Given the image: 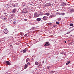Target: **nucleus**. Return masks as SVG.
<instances>
[{
  "label": "nucleus",
  "mask_w": 74,
  "mask_h": 74,
  "mask_svg": "<svg viewBox=\"0 0 74 74\" xmlns=\"http://www.w3.org/2000/svg\"><path fill=\"white\" fill-rule=\"evenodd\" d=\"M3 32L4 33H5V34H7V33H8V31L7 30V28H5L4 29Z\"/></svg>",
  "instance_id": "obj_1"
},
{
  "label": "nucleus",
  "mask_w": 74,
  "mask_h": 74,
  "mask_svg": "<svg viewBox=\"0 0 74 74\" xmlns=\"http://www.w3.org/2000/svg\"><path fill=\"white\" fill-rule=\"evenodd\" d=\"M71 12H74V7L71 6Z\"/></svg>",
  "instance_id": "obj_2"
},
{
  "label": "nucleus",
  "mask_w": 74,
  "mask_h": 74,
  "mask_svg": "<svg viewBox=\"0 0 74 74\" xmlns=\"http://www.w3.org/2000/svg\"><path fill=\"white\" fill-rule=\"evenodd\" d=\"M47 19H48V17L47 16H44L42 18L43 20L44 21H47Z\"/></svg>",
  "instance_id": "obj_3"
},
{
  "label": "nucleus",
  "mask_w": 74,
  "mask_h": 74,
  "mask_svg": "<svg viewBox=\"0 0 74 74\" xmlns=\"http://www.w3.org/2000/svg\"><path fill=\"white\" fill-rule=\"evenodd\" d=\"M55 16H56V15L54 14H52V15H51L50 16L49 18H52L53 17H54Z\"/></svg>",
  "instance_id": "obj_4"
},
{
  "label": "nucleus",
  "mask_w": 74,
  "mask_h": 74,
  "mask_svg": "<svg viewBox=\"0 0 74 74\" xmlns=\"http://www.w3.org/2000/svg\"><path fill=\"white\" fill-rule=\"evenodd\" d=\"M49 42H46L45 44L44 45V46H49L50 45V44H49Z\"/></svg>",
  "instance_id": "obj_5"
},
{
  "label": "nucleus",
  "mask_w": 74,
  "mask_h": 74,
  "mask_svg": "<svg viewBox=\"0 0 74 74\" xmlns=\"http://www.w3.org/2000/svg\"><path fill=\"white\" fill-rule=\"evenodd\" d=\"M67 4L64 2H62L61 4V5L62 6H66Z\"/></svg>",
  "instance_id": "obj_6"
},
{
  "label": "nucleus",
  "mask_w": 74,
  "mask_h": 74,
  "mask_svg": "<svg viewBox=\"0 0 74 74\" xmlns=\"http://www.w3.org/2000/svg\"><path fill=\"white\" fill-rule=\"evenodd\" d=\"M34 16V18H37V17H38V16H39L38 15H37V12H36L35 13Z\"/></svg>",
  "instance_id": "obj_7"
},
{
  "label": "nucleus",
  "mask_w": 74,
  "mask_h": 74,
  "mask_svg": "<svg viewBox=\"0 0 74 74\" xmlns=\"http://www.w3.org/2000/svg\"><path fill=\"white\" fill-rule=\"evenodd\" d=\"M23 11L24 13H27L28 12L27 11V10L26 9H23Z\"/></svg>",
  "instance_id": "obj_8"
},
{
  "label": "nucleus",
  "mask_w": 74,
  "mask_h": 74,
  "mask_svg": "<svg viewBox=\"0 0 74 74\" xmlns=\"http://www.w3.org/2000/svg\"><path fill=\"white\" fill-rule=\"evenodd\" d=\"M6 63L7 65H10V62L8 61H6Z\"/></svg>",
  "instance_id": "obj_9"
},
{
  "label": "nucleus",
  "mask_w": 74,
  "mask_h": 74,
  "mask_svg": "<svg viewBox=\"0 0 74 74\" xmlns=\"http://www.w3.org/2000/svg\"><path fill=\"white\" fill-rule=\"evenodd\" d=\"M16 11H17V10H16V9L15 8H14L12 12H13V13H15V12H16Z\"/></svg>",
  "instance_id": "obj_10"
},
{
  "label": "nucleus",
  "mask_w": 74,
  "mask_h": 74,
  "mask_svg": "<svg viewBox=\"0 0 74 74\" xmlns=\"http://www.w3.org/2000/svg\"><path fill=\"white\" fill-rule=\"evenodd\" d=\"M27 66H28V65L27 64H25L24 69H27Z\"/></svg>",
  "instance_id": "obj_11"
},
{
  "label": "nucleus",
  "mask_w": 74,
  "mask_h": 74,
  "mask_svg": "<svg viewBox=\"0 0 74 74\" xmlns=\"http://www.w3.org/2000/svg\"><path fill=\"white\" fill-rule=\"evenodd\" d=\"M37 21H38V22H40L41 21V18H38L36 19Z\"/></svg>",
  "instance_id": "obj_12"
},
{
  "label": "nucleus",
  "mask_w": 74,
  "mask_h": 74,
  "mask_svg": "<svg viewBox=\"0 0 74 74\" xmlns=\"http://www.w3.org/2000/svg\"><path fill=\"white\" fill-rule=\"evenodd\" d=\"M47 6H51V3H47L46 4Z\"/></svg>",
  "instance_id": "obj_13"
},
{
  "label": "nucleus",
  "mask_w": 74,
  "mask_h": 74,
  "mask_svg": "<svg viewBox=\"0 0 74 74\" xmlns=\"http://www.w3.org/2000/svg\"><path fill=\"white\" fill-rule=\"evenodd\" d=\"M45 14L46 15H47V16H49V13H45Z\"/></svg>",
  "instance_id": "obj_14"
},
{
  "label": "nucleus",
  "mask_w": 74,
  "mask_h": 74,
  "mask_svg": "<svg viewBox=\"0 0 74 74\" xmlns=\"http://www.w3.org/2000/svg\"><path fill=\"white\" fill-rule=\"evenodd\" d=\"M70 61H68L67 62V63H66V65H69V63H70Z\"/></svg>",
  "instance_id": "obj_15"
},
{
  "label": "nucleus",
  "mask_w": 74,
  "mask_h": 74,
  "mask_svg": "<svg viewBox=\"0 0 74 74\" xmlns=\"http://www.w3.org/2000/svg\"><path fill=\"white\" fill-rule=\"evenodd\" d=\"M35 64H36V65H38L39 64L37 62H35Z\"/></svg>",
  "instance_id": "obj_16"
},
{
  "label": "nucleus",
  "mask_w": 74,
  "mask_h": 74,
  "mask_svg": "<svg viewBox=\"0 0 74 74\" xmlns=\"http://www.w3.org/2000/svg\"><path fill=\"white\" fill-rule=\"evenodd\" d=\"M26 52V50H25V49L23 50V53H25V52Z\"/></svg>",
  "instance_id": "obj_17"
},
{
  "label": "nucleus",
  "mask_w": 74,
  "mask_h": 74,
  "mask_svg": "<svg viewBox=\"0 0 74 74\" xmlns=\"http://www.w3.org/2000/svg\"><path fill=\"white\" fill-rule=\"evenodd\" d=\"M61 18H59L58 19V21H60V20H61Z\"/></svg>",
  "instance_id": "obj_18"
},
{
  "label": "nucleus",
  "mask_w": 74,
  "mask_h": 74,
  "mask_svg": "<svg viewBox=\"0 0 74 74\" xmlns=\"http://www.w3.org/2000/svg\"><path fill=\"white\" fill-rule=\"evenodd\" d=\"M64 14H65V13H61V14H59V15H64Z\"/></svg>",
  "instance_id": "obj_19"
},
{
  "label": "nucleus",
  "mask_w": 74,
  "mask_h": 74,
  "mask_svg": "<svg viewBox=\"0 0 74 74\" xmlns=\"http://www.w3.org/2000/svg\"><path fill=\"white\" fill-rule=\"evenodd\" d=\"M26 62H29V58H27L26 60Z\"/></svg>",
  "instance_id": "obj_20"
},
{
  "label": "nucleus",
  "mask_w": 74,
  "mask_h": 74,
  "mask_svg": "<svg viewBox=\"0 0 74 74\" xmlns=\"http://www.w3.org/2000/svg\"><path fill=\"white\" fill-rule=\"evenodd\" d=\"M27 64L28 65L30 66L31 65V64H30V62H28L27 63Z\"/></svg>",
  "instance_id": "obj_21"
},
{
  "label": "nucleus",
  "mask_w": 74,
  "mask_h": 74,
  "mask_svg": "<svg viewBox=\"0 0 74 74\" xmlns=\"http://www.w3.org/2000/svg\"><path fill=\"white\" fill-rule=\"evenodd\" d=\"M70 26H73V24H72V23L70 24Z\"/></svg>",
  "instance_id": "obj_22"
},
{
  "label": "nucleus",
  "mask_w": 74,
  "mask_h": 74,
  "mask_svg": "<svg viewBox=\"0 0 74 74\" xmlns=\"http://www.w3.org/2000/svg\"><path fill=\"white\" fill-rule=\"evenodd\" d=\"M35 29V28L34 27H32V30H34Z\"/></svg>",
  "instance_id": "obj_23"
},
{
  "label": "nucleus",
  "mask_w": 74,
  "mask_h": 74,
  "mask_svg": "<svg viewBox=\"0 0 74 74\" xmlns=\"http://www.w3.org/2000/svg\"><path fill=\"white\" fill-rule=\"evenodd\" d=\"M52 23H49V25H50V26H51V25H52Z\"/></svg>",
  "instance_id": "obj_24"
},
{
  "label": "nucleus",
  "mask_w": 74,
  "mask_h": 74,
  "mask_svg": "<svg viewBox=\"0 0 74 74\" xmlns=\"http://www.w3.org/2000/svg\"><path fill=\"white\" fill-rule=\"evenodd\" d=\"M53 27H56V26L55 25H54L53 26Z\"/></svg>",
  "instance_id": "obj_25"
},
{
  "label": "nucleus",
  "mask_w": 74,
  "mask_h": 74,
  "mask_svg": "<svg viewBox=\"0 0 74 74\" xmlns=\"http://www.w3.org/2000/svg\"><path fill=\"white\" fill-rule=\"evenodd\" d=\"M54 71H51V73H52V74H53V72Z\"/></svg>",
  "instance_id": "obj_26"
},
{
  "label": "nucleus",
  "mask_w": 74,
  "mask_h": 74,
  "mask_svg": "<svg viewBox=\"0 0 74 74\" xmlns=\"http://www.w3.org/2000/svg\"><path fill=\"white\" fill-rule=\"evenodd\" d=\"M56 23V24H58V25H59V23L58 22H57Z\"/></svg>",
  "instance_id": "obj_27"
},
{
  "label": "nucleus",
  "mask_w": 74,
  "mask_h": 74,
  "mask_svg": "<svg viewBox=\"0 0 74 74\" xmlns=\"http://www.w3.org/2000/svg\"><path fill=\"white\" fill-rule=\"evenodd\" d=\"M27 36V34H25V36Z\"/></svg>",
  "instance_id": "obj_28"
},
{
  "label": "nucleus",
  "mask_w": 74,
  "mask_h": 74,
  "mask_svg": "<svg viewBox=\"0 0 74 74\" xmlns=\"http://www.w3.org/2000/svg\"><path fill=\"white\" fill-rule=\"evenodd\" d=\"M24 21H27V19H25L24 20Z\"/></svg>",
  "instance_id": "obj_29"
},
{
  "label": "nucleus",
  "mask_w": 74,
  "mask_h": 74,
  "mask_svg": "<svg viewBox=\"0 0 74 74\" xmlns=\"http://www.w3.org/2000/svg\"><path fill=\"white\" fill-rule=\"evenodd\" d=\"M64 53H63V52H61V54H62V55H63V54H64Z\"/></svg>",
  "instance_id": "obj_30"
},
{
  "label": "nucleus",
  "mask_w": 74,
  "mask_h": 74,
  "mask_svg": "<svg viewBox=\"0 0 74 74\" xmlns=\"http://www.w3.org/2000/svg\"><path fill=\"white\" fill-rule=\"evenodd\" d=\"M10 47H13L12 45H10Z\"/></svg>",
  "instance_id": "obj_31"
},
{
  "label": "nucleus",
  "mask_w": 74,
  "mask_h": 74,
  "mask_svg": "<svg viewBox=\"0 0 74 74\" xmlns=\"http://www.w3.org/2000/svg\"><path fill=\"white\" fill-rule=\"evenodd\" d=\"M47 69H49V67H47Z\"/></svg>",
  "instance_id": "obj_32"
},
{
  "label": "nucleus",
  "mask_w": 74,
  "mask_h": 74,
  "mask_svg": "<svg viewBox=\"0 0 74 74\" xmlns=\"http://www.w3.org/2000/svg\"><path fill=\"white\" fill-rule=\"evenodd\" d=\"M70 32H67V34H68V33H70Z\"/></svg>",
  "instance_id": "obj_33"
},
{
  "label": "nucleus",
  "mask_w": 74,
  "mask_h": 74,
  "mask_svg": "<svg viewBox=\"0 0 74 74\" xmlns=\"http://www.w3.org/2000/svg\"><path fill=\"white\" fill-rule=\"evenodd\" d=\"M64 42H65V43H66V41H65Z\"/></svg>",
  "instance_id": "obj_34"
},
{
  "label": "nucleus",
  "mask_w": 74,
  "mask_h": 74,
  "mask_svg": "<svg viewBox=\"0 0 74 74\" xmlns=\"http://www.w3.org/2000/svg\"><path fill=\"white\" fill-rule=\"evenodd\" d=\"M13 58H15V56H13Z\"/></svg>",
  "instance_id": "obj_35"
},
{
  "label": "nucleus",
  "mask_w": 74,
  "mask_h": 74,
  "mask_svg": "<svg viewBox=\"0 0 74 74\" xmlns=\"http://www.w3.org/2000/svg\"><path fill=\"white\" fill-rule=\"evenodd\" d=\"M15 22H15V21H14V22H13L14 23H15Z\"/></svg>",
  "instance_id": "obj_36"
},
{
  "label": "nucleus",
  "mask_w": 74,
  "mask_h": 74,
  "mask_svg": "<svg viewBox=\"0 0 74 74\" xmlns=\"http://www.w3.org/2000/svg\"><path fill=\"white\" fill-rule=\"evenodd\" d=\"M15 5V6H16V5H14V6Z\"/></svg>",
  "instance_id": "obj_37"
},
{
  "label": "nucleus",
  "mask_w": 74,
  "mask_h": 74,
  "mask_svg": "<svg viewBox=\"0 0 74 74\" xmlns=\"http://www.w3.org/2000/svg\"><path fill=\"white\" fill-rule=\"evenodd\" d=\"M14 7H15V6H14Z\"/></svg>",
  "instance_id": "obj_38"
}]
</instances>
